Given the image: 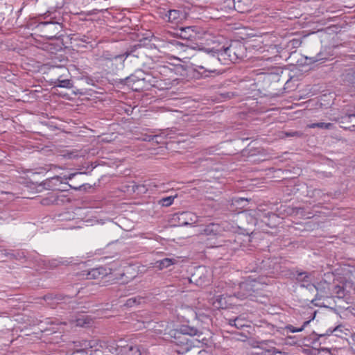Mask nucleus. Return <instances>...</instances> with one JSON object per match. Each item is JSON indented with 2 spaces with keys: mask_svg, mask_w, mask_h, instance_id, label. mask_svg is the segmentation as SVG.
<instances>
[{
  "mask_svg": "<svg viewBox=\"0 0 355 355\" xmlns=\"http://www.w3.org/2000/svg\"><path fill=\"white\" fill-rule=\"evenodd\" d=\"M200 59V64L197 65L199 69H204L205 71L209 73L216 72V67L220 62V60L217 54L211 51V49L202 54Z\"/></svg>",
  "mask_w": 355,
  "mask_h": 355,
  "instance_id": "3",
  "label": "nucleus"
},
{
  "mask_svg": "<svg viewBox=\"0 0 355 355\" xmlns=\"http://www.w3.org/2000/svg\"><path fill=\"white\" fill-rule=\"evenodd\" d=\"M140 82L148 83L150 85L155 87H159L160 86V84H158L159 81L155 78H152L148 76L143 77L142 71H139L138 75L132 74L125 78L120 80V83L121 84L128 85L129 87H133L135 83Z\"/></svg>",
  "mask_w": 355,
  "mask_h": 355,
  "instance_id": "5",
  "label": "nucleus"
},
{
  "mask_svg": "<svg viewBox=\"0 0 355 355\" xmlns=\"http://www.w3.org/2000/svg\"><path fill=\"white\" fill-rule=\"evenodd\" d=\"M176 196H168L165 198H161L158 203L159 205H162V207H168L171 205L174 201V199Z\"/></svg>",
  "mask_w": 355,
  "mask_h": 355,
  "instance_id": "22",
  "label": "nucleus"
},
{
  "mask_svg": "<svg viewBox=\"0 0 355 355\" xmlns=\"http://www.w3.org/2000/svg\"><path fill=\"white\" fill-rule=\"evenodd\" d=\"M309 195L311 198H315L316 199H320L322 196L324 194L320 189H315L309 192Z\"/></svg>",
  "mask_w": 355,
  "mask_h": 355,
  "instance_id": "27",
  "label": "nucleus"
},
{
  "mask_svg": "<svg viewBox=\"0 0 355 355\" xmlns=\"http://www.w3.org/2000/svg\"><path fill=\"white\" fill-rule=\"evenodd\" d=\"M241 319L239 318H236L233 320H230L229 324L232 326L236 327L237 329H239L243 326H245V324H237L238 322H241Z\"/></svg>",
  "mask_w": 355,
  "mask_h": 355,
  "instance_id": "29",
  "label": "nucleus"
},
{
  "mask_svg": "<svg viewBox=\"0 0 355 355\" xmlns=\"http://www.w3.org/2000/svg\"><path fill=\"white\" fill-rule=\"evenodd\" d=\"M257 286V283L255 280H246L243 282L239 284L238 291L232 292L233 296L241 300L252 297L258 290Z\"/></svg>",
  "mask_w": 355,
  "mask_h": 355,
  "instance_id": "4",
  "label": "nucleus"
},
{
  "mask_svg": "<svg viewBox=\"0 0 355 355\" xmlns=\"http://www.w3.org/2000/svg\"><path fill=\"white\" fill-rule=\"evenodd\" d=\"M137 302V300L135 297L130 298L127 300V304L128 306H132L133 304Z\"/></svg>",
  "mask_w": 355,
  "mask_h": 355,
  "instance_id": "39",
  "label": "nucleus"
},
{
  "mask_svg": "<svg viewBox=\"0 0 355 355\" xmlns=\"http://www.w3.org/2000/svg\"><path fill=\"white\" fill-rule=\"evenodd\" d=\"M306 58L310 60V63H314L321 60H323L322 53L321 52L318 53L316 55L313 57H306Z\"/></svg>",
  "mask_w": 355,
  "mask_h": 355,
  "instance_id": "30",
  "label": "nucleus"
},
{
  "mask_svg": "<svg viewBox=\"0 0 355 355\" xmlns=\"http://www.w3.org/2000/svg\"><path fill=\"white\" fill-rule=\"evenodd\" d=\"M175 262L176 260L175 259L164 258L162 260L157 261L155 262V267L157 268L159 270H162L164 268L169 267L171 265L175 264Z\"/></svg>",
  "mask_w": 355,
  "mask_h": 355,
  "instance_id": "20",
  "label": "nucleus"
},
{
  "mask_svg": "<svg viewBox=\"0 0 355 355\" xmlns=\"http://www.w3.org/2000/svg\"><path fill=\"white\" fill-rule=\"evenodd\" d=\"M180 333L183 335H189L191 336H197L196 340L203 345H207L208 338L205 336V334L198 328L188 324L181 325L180 327Z\"/></svg>",
  "mask_w": 355,
  "mask_h": 355,
  "instance_id": "9",
  "label": "nucleus"
},
{
  "mask_svg": "<svg viewBox=\"0 0 355 355\" xmlns=\"http://www.w3.org/2000/svg\"><path fill=\"white\" fill-rule=\"evenodd\" d=\"M219 287H221L223 293L219 295L216 297V299L213 302V305L216 309H227L228 306V303L227 302L226 298L231 297L233 296L232 292L230 291L231 287L226 283L220 282L217 286L218 291L216 292H219Z\"/></svg>",
  "mask_w": 355,
  "mask_h": 355,
  "instance_id": "6",
  "label": "nucleus"
},
{
  "mask_svg": "<svg viewBox=\"0 0 355 355\" xmlns=\"http://www.w3.org/2000/svg\"><path fill=\"white\" fill-rule=\"evenodd\" d=\"M44 299L46 301V302H49L50 300H56L57 301L58 300H60L61 298L58 297V296H53L52 294H49V295H46L44 296Z\"/></svg>",
  "mask_w": 355,
  "mask_h": 355,
  "instance_id": "34",
  "label": "nucleus"
},
{
  "mask_svg": "<svg viewBox=\"0 0 355 355\" xmlns=\"http://www.w3.org/2000/svg\"><path fill=\"white\" fill-rule=\"evenodd\" d=\"M62 76L56 78L53 83L55 87L71 88L73 85L69 79H62Z\"/></svg>",
  "mask_w": 355,
  "mask_h": 355,
  "instance_id": "21",
  "label": "nucleus"
},
{
  "mask_svg": "<svg viewBox=\"0 0 355 355\" xmlns=\"http://www.w3.org/2000/svg\"><path fill=\"white\" fill-rule=\"evenodd\" d=\"M348 76L352 84V82H355V70L352 71L351 73H349Z\"/></svg>",
  "mask_w": 355,
  "mask_h": 355,
  "instance_id": "37",
  "label": "nucleus"
},
{
  "mask_svg": "<svg viewBox=\"0 0 355 355\" xmlns=\"http://www.w3.org/2000/svg\"><path fill=\"white\" fill-rule=\"evenodd\" d=\"M155 142L156 144H159V143H160V141H157V140H156Z\"/></svg>",
  "mask_w": 355,
  "mask_h": 355,
  "instance_id": "50",
  "label": "nucleus"
},
{
  "mask_svg": "<svg viewBox=\"0 0 355 355\" xmlns=\"http://www.w3.org/2000/svg\"><path fill=\"white\" fill-rule=\"evenodd\" d=\"M62 28V23L52 21L40 22L37 26L40 35L49 40L60 37L61 35H59V33Z\"/></svg>",
  "mask_w": 355,
  "mask_h": 355,
  "instance_id": "2",
  "label": "nucleus"
},
{
  "mask_svg": "<svg viewBox=\"0 0 355 355\" xmlns=\"http://www.w3.org/2000/svg\"><path fill=\"white\" fill-rule=\"evenodd\" d=\"M149 132L150 133H156V130H149Z\"/></svg>",
  "mask_w": 355,
  "mask_h": 355,
  "instance_id": "44",
  "label": "nucleus"
},
{
  "mask_svg": "<svg viewBox=\"0 0 355 355\" xmlns=\"http://www.w3.org/2000/svg\"><path fill=\"white\" fill-rule=\"evenodd\" d=\"M207 271L205 267L200 266L195 269L189 281L198 286H204L209 284V279L207 275Z\"/></svg>",
  "mask_w": 355,
  "mask_h": 355,
  "instance_id": "8",
  "label": "nucleus"
},
{
  "mask_svg": "<svg viewBox=\"0 0 355 355\" xmlns=\"http://www.w3.org/2000/svg\"><path fill=\"white\" fill-rule=\"evenodd\" d=\"M59 69H62V71H64L65 72L67 71V69L64 67H59Z\"/></svg>",
  "mask_w": 355,
  "mask_h": 355,
  "instance_id": "45",
  "label": "nucleus"
},
{
  "mask_svg": "<svg viewBox=\"0 0 355 355\" xmlns=\"http://www.w3.org/2000/svg\"><path fill=\"white\" fill-rule=\"evenodd\" d=\"M329 286L330 284L327 283L326 281H321L318 282L317 284H313V287L311 291H316V294L315 297L311 300V302L314 303V302L320 300L324 297H327L329 294Z\"/></svg>",
  "mask_w": 355,
  "mask_h": 355,
  "instance_id": "11",
  "label": "nucleus"
},
{
  "mask_svg": "<svg viewBox=\"0 0 355 355\" xmlns=\"http://www.w3.org/2000/svg\"><path fill=\"white\" fill-rule=\"evenodd\" d=\"M75 175H76V174H71V175H69V180H71V179L72 178V177H73V176H75Z\"/></svg>",
  "mask_w": 355,
  "mask_h": 355,
  "instance_id": "46",
  "label": "nucleus"
},
{
  "mask_svg": "<svg viewBox=\"0 0 355 355\" xmlns=\"http://www.w3.org/2000/svg\"><path fill=\"white\" fill-rule=\"evenodd\" d=\"M10 256H11V257H15V258L16 257V256H15L14 254H10Z\"/></svg>",
  "mask_w": 355,
  "mask_h": 355,
  "instance_id": "49",
  "label": "nucleus"
},
{
  "mask_svg": "<svg viewBox=\"0 0 355 355\" xmlns=\"http://www.w3.org/2000/svg\"><path fill=\"white\" fill-rule=\"evenodd\" d=\"M310 321L311 320L305 321L303 323L302 326L300 328H295L293 325L288 324L286 327V329H287L288 331H289L290 332H292V333L300 332V331H303L304 327H306L309 324Z\"/></svg>",
  "mask_w": 355,
  "mask_h": 355,
  "instance_id": "24",
  "label": "nucleus"
},
{
  "mask_svg": "<svg viewBox=\"0 0 355 355\" xmlns=\"http://www.w3.org/2000/svg\"><path fill=\"white\" fill-rule=\"evenodd\" d=\"M199 33L196 26H186L179 28L176 35L182 40L193 41L199 37Z\"/></svg>",
  "mask_w": 355,
  "mask_h": 355,
  "instance_id": "10",
  "label": "nucleus"
},
{
  "mask_svg": "<svg viewBox=\"0 0 355 355\" xmlns=\"http://www.w3.org/2000/svg\"><path fill=\"white\" fill-rule=\"evenodd\" d=\"M241 236L233 235L230 239L225 241L220 246L225 248L229 252L233 253L241 248Z\"/></svg>",
  "mask_w": 355,
  "mask_h": 355,
  "instance_id": "12",
  "label": "nucleus"
},
{
  "mask_svg": "<svg viewBox=\"0 0 355 355\" xmlns=\"http://www.w3.org/2000/svg\"><path fill=\"white\" fill-rule=\"evenodd\" d=\"M78 40L83 42L89 43V42L88 41V37H87L86 35H83L81 37L78 38Z\"/></svg>",
  "mask_w": 355,
  "mask_h": 355,
  "instance_id": "40",
  "label": "nucleus"
},
{
  "mask_svg": "<svg viewBox=\"0 0 355 355\" xmlns=\"http://www.w3.org/2000/svg\"><path fill=\"white\" fill-rule=\"evenodd\" d=\"M211 51L217 54L224 64L227 62H236L241 59L245 53V48L239 41H232L228 45H223L217 48H212Z\"/></svg>",
  "mask_w": 355,
  "mask_h": 355,
  "instance_id": "1",
  "label": "nucleus"
},
{
  "mask_svg": "<svg viewBox=\"0 0 355 355\" xmlns=\"http://www.w3.org/2000/svg\"><path fill=\"white\" fill-rule=\"evenodd\" d=\"M302 44V41L300 39H293L289 41L288 46H292L293 48H297Z\"/></svg>",
  "mask_w": 355,
  "mask_h": 355,
  "instance_id": "31",
  "label": "nucleus"
},
{
  "mask_svg": "<svg viewBox=\"0 0 355 355\" xmlns=\"http://www.w3.org/2000/svg\"><path fill=\"white\" fill-rule=\"evenodd\" d=\"M49 46H50V49H51H51H55V47H54V46H53V45H51V44H49Z\"/></svg>",
  "mask_w": 355,
  "mask_h": 355,
  "instance_id": "47",
  "label": "nucleus"
},
{
  "mask_svg": "<svg viewBox=\"0 0 355 355\" xmlns=\"http://www.w3.org/2000/svg\"><path fill=\"white\" fill-rule=\"evenodd\" d=\"M159 135H149L147 134L141 135V137H137L139 140L144 141H154V139L157 138Z\"/></svg>",
  "mask_w": 355,
  "mask_h": 355,
  "instance_id": "28",
  "label": "nucleus"
},
{
  "mask_svg": "<svg viewBox=\"0 0 355 355\" xmlns=\"http://www.w3.org/2000/svg\"><path fill=\"white\" fill-rule=\"evenodd\" d=\"M285 135L286 137H300L302 135V133L297 131H291V132H286Z\"/></svg>",
  "mask_w": 355,
  "mask_h": 355,
  "instance_id": "33",
  "label": "nucleus"
},
{
  "mask_svg": "<svg viewBox=\"0 0 355 355\" xmlns=\"http://www.w3.org/2000/svg\"><path fill=\"white\" fill-rule=\"evenodd\" d=\"M129 53H125V54H121V55H114L113 57H107V55L105 53L103 54V57L105 58V59L106 60H118V59H120V60H122L123 62L125 61V60L126 59V58L128 56Z\"/></svg>",
  "mask_w": 355,
  "mask_h": 355,
  "instance_id": "26",
  "label": "nucleus"
},
{
  "mask_svg": "<svg viewBox=\"0 0 355 355\" xmlns=\"http://www.w3.org/2000/svg\"><path fill=\"white\" fill-rule=\"evenodd\" d=\"M237 324H244L243 323V320L241 319V322H238Z\"/></svg>",
  "mask_w": 355,
  "mask_h": 355,
  "instance_id": "48",
  "label": "nucleus"
},
{
  "mask_svg": "<svg viewBox=\"0 0 355 355\" xmlns=\"http://www.w3.org/2000/svg\"><path fill=\"white\" fill-rule=\"evenodd\" d=\"M346 116L349 119H352V118H355V112L354 113H348V114H347Z\"/></svg>",
  "mask_w": 355,
  "mask_h": 355,
  "instance_id": "41",
  "label": "nucleus"
},
{
  "mask_svg": "<svg viewBox=\"0 0 355 355\" xmlns=\"http://www.w3.org/2000/svg\"><path fill=\"white\" fill-rule=\"evenodd\" d=\"M276 353H280V352L277 351L275 348H272V355H275Z\"/></svg>",
  "mask_w": 355,
  "mask_h": 355,
  "instance_id": "43",
  "label": "nucleus"
},
{
  "mask_svg": "<svg viewBox=\"0 0 355 355\" xmlns=\"http://www.w3.org/2000/svg\"><path fill=\"white\" fill-rule=\"evenodd\" d=\"M224 227L217 223H210L203 229V233L207 236H223Z\"/></svg>",
  "mask_w": 355,
  "mask_h": 355,
  "instance_id": "16",
  "label": "nucleus"
},
{
  "mask_svg": "<svg viewBox=\"0 0 355 355\" xmlns=\"http://www.w3.org/2000/svg\"><path fill=\"white\" fill-rule=\"evenodd\" d=\"M314 336H315V337H317V338H313V342H312V344L315 345V344L318 343V340H319L320 338H321L324 337V336H325V335H324V334H320V335L315 334V335H314Z\"/></svg>",
  "mask_w": 355,
  "mask_h": 355,
  "instance_id": "38",
  "label": "nucleus"
},
{
  "mask_svg": "<svg viewBox=\"0 0 355 355\" xmlns=\"http://www.w3.org/2000/svg\"><path fill=\"white\" fill-rule=\"evenodd\" d=\"M343 328L341 325L337 326L333 331H331V334H328V336L331 338H333L334 336L342 337Z\"/></svg>",
  "mask_w": 355,
  "mask_h": 355,
  "instance_id": "25",
  "label": "nucleus"
},
{
  "mask_svg": "<svg viewBox=\"0 0 355 355\" xmlns=\"http://www.w3.org/2000/svg\"><path fill=\"white\" fill-rule=\"evenodd\" d=\"M76 322H77V325L81 326V327H83L85 324H89V321H87L86 319H83V318H78L76 320Z\"/></svg>",
  "mask_w": 355,
  "mask_h": 355,
  "instance_id": "35",
  "label": "nucleus"
},
{
  "mask_svg": "<svg viewBox=\"0 0 355 355\" xmlns=\"http://www.w3.org/2000/svg\"><path fill=\"white\" fill-rule=\"evenodd\" d=\"M107 274L106 269L103 267L92 269L87 274L89 279L103 278Z\"/></svg>",
  "mask_w": 355,
  "mask_h": 355,
  "instance_id": "19",
  "label": "nucleus"
},
{
  "mask_svg": "<svg viewBox=\"0 0 355 355\" xmlns=\"http://www.w3.org/2000/svg\"><path fill=\"white\" fill-rule=\"evenodd\" d=\"M315 272H307L301 270H296L293 273V277L301 287L311 291L313 287L312 281L314 279Z\"/></svg>",
  "mask_w": 355,
  "mask_h": 355,
  "instance_id": "7",
  "label": "nucleus"
},
{
  "mask_svg": "<svg viewBox=\"0 0 355 355\" xmlns=\"http://www.w3.org/2000/svg\"><path fill=\"white\" fill-rule=\"evenodd\" d=\"M334 126L331 123H315L309 125L311 128H319L322 129H331Z\"/></svg>",
  "mask_w": 355,
  "mask_h": 355,
  "instance_id": "23",
  "label": "nucleus"
},
{
  "mask_svg": "<svg viewBox=\"0 0 355 355\" xmlns=\"http://www.w3.org/2000/svg\"><path fill=\"white\" fill-rule=\"evenodd\" d=\"M178 220L181 225H192L198 220V217L192 212L184 211L180 214Z\"/></svg>",
  "mask_w": 355,
  "mask_h": 355,
  "instance_id": "13",
  "label": "nucleus"
},
{
  "mask_svg": "<svg viewBox=\"0 0 355 355\" xmlns=\"http://www.w3.org/2000/svg\"><path fill=\"white\" fill-rule=\"evenodd\" d=\"M349 344L355 354V334H352L349 340Z\"/></svg>",
  "mask_w": 355,
  "mask_h": 355,
  "instance_id": "32",
  "label": "nucleus"
},
{
  "mask_svg": "<svg viewBox=\"0 0 355 355\" xmlns=\"http://www.w3.org/2000/svg\"><path fill=\"white\" fill-rule=\"evenodd\" d=\"M163 18L169 22L178 24L183 19L184 13L178 10H170Z\"/></svg>",
  "mask_w": 355,
  "mask_h": 355,
  "instance_id": "17",
  "label": "nucleus"
},
{
  "mask_svg": "<svg viewBox=\"0 0 355 355\" xmlns=\"http://www.w3.org/2000/svg\"><path fill=\"white\" fill-rule=\"evenodd\" d=\"M184 336V335L180 333V329L176 330L174 333V338L175 340L174 342L177 345H180L183 351L187 352L191 348L193 344Z\"/></svg>",
  "mask_w": 355,
  "mask_h": 355,
  "instance_id": "15",
  "label": "nucleus"
},
{
  "mask_svg": "<svg viewBox=\"0 0 355 355\" xmlns=\"http://www.w3.org/2000/svg\"><path fill=\"white\" fill-rule=\"evenodd\" d=\"M119 354L123 355H142L141 349L138 345L121 346L120 352H117V354Z\"/></svg>",
  "mask_w": 355,
  "mask_h": 355,
  "instance_id": "18",
  "label": "nucleus"
},
{
  "mask_svg": "<svg viewBox=\"0 0 355 355\" xmlns=\"http://www.w3.org/2000/svg\"><path fill=\"white\" fill-rule=\"evenodd\" d=\"M64 156L69 159H73V158L78 157V154L76 152L71 151V152H67L66 154L64 155Z\"/></svg>",
  "mask_w": 355,
  "mask_h": 355,
  "instance_id": "36",
  "label": "nucleus"
},
{
  "mask_svg": "<svg viewBox=\"0 0 355 355\" xmlns=\"http://www.w3.org/2000/svg\"><path fill=\"white\" fill-rule=\"evenodd\" d=\"M234 8L240 13L250 12L253 8L252 0H232Z\"/></svg>",
  "mask_w": 355,
  "mask_h": 355,
  "instance_id": "14",
  "label": "nucleus"
},
{
  "mask_svg": "<svg viewBox=\"0 0 355 355\" xmlns=\"http://www.w3.org/2000/svg\"><path fill=\"white\" fill-rule=\"evenodd\" d=\"M81 186H82V185H80V186H78V187H75V186H71V185H70V187H71V188H73V189H76V190L79 189L81 187Z\"/></svg>",
  "mask_w": 355,
  "mask_h": 355,
  "instance_id": "42",
  "label": "nucleus"
}]
</instances>
